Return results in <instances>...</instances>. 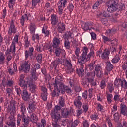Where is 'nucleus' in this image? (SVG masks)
Instances as JSON below:
<instances>
[{"label":"nucleus","mask_w":127,"mask_h":127,"mask_svg":"<svg viewBox=\"0 0 127 127\" xmlns=\"http://www.w3.org/2000/svg\"><path fill=\"white\" fill-rule=\"evenodd\" d=\"M114 120L115 122H118L120 120V116H119V113H115L113 115Z\"/></svg>","instance_id":"51"},{"label":"nucleus","mask_w":127,"mask_h":127,"mask_svg":"<svg viewBox=\"0 0 127 127\" xmlns=\"http://www.w3.org/2000/svg\"><path fill=\"white\" fill-rule=\"evenodd\" d=\"M82 108L84 109L83 112L84 113H87L88 109H89V107L88 106L87 104H84L82 106Z\"/></svg>","instance_id":"62"},{"label":"nucleus","mask_w":127,"mask_h":127,"mask_svg":"<svg viewBox=\"0 0 127 127\" xmlns=\"http://www.w3.org/2000/svg\"><path fill=\"white\" fill-rule=\"evenodd\" d=\"M64 47L66 49L71 48V42L69 40H64Z\"/></svg>","instance_id":"36"},{"label":"nucleus","mask_w":127,"mask_h":127,"mask_svg":"<svg viewBox=\"0 0 127 127\" xmlns=\"http://www.w3.org/2000/svg\"><path fill=\"white\" fill-rule=\"evenodd\" d=\"M17 104V102H16V101H15L14 100L11 99V100L9 102V105H8L7 112L8 113H10L11 115L15 116V114H16V111L15 110L16 109Z\"/></svg>","instance_id":"6"},{"label":"nucleus","mask_w":127,"mask_h":127,"mask_svg":"<svg viewBox=\"0 0 127 127\" xmlns=\"http://www.w3.org/2000/svg\"><path fill=\"white\" fill-rule=\"evenodd\" d=\"M127 113V107H126V105L124 102H122L120 104V114H122L123 116H125L126 113Z\"/></svg>","instance_id":"23"},{"label":"nucleus","mask_w":127,"mask_h":127,"mask_svg":"<svg viewBox=\"0 0 127 127\" xmlns=\"http://www.w3.org/2000/svg\"><path fill=\"white\" fill-rule=\"evenodd\" d=\"M29 29L30 30V33L34 34V33H35V24L31 23L30 25Z\"/></svg>","instance_id":"35"},{"label":"nucleus","mask_w":127,"mask_h":127,"mask_svg":"<svg viewBox=\"0 0 127 127\" xmlns=\"http://www.w3.org/2000/svg\"><path fill=\"white\" fill-rule=\"evenodd\" d=\"M107 89L109 90L110 93H112L114 91V85L112 83H108L107 85Z\"/></svg>","instance_id":"44"},{"label":"nucleus","mask_w":127,"mask_h":127,"mask_svg":"<svg viewBox=\"0 0 127 127\" xmlns=\"http://www.w3.org/2000/svg\"><path fill=\"white\" fill-rule=\"evenodd\" d=\"M120 56H119V55H116L114 58L113 59H112V62L113 63L116 64V63H118V62H119V61H120Z\"/></svg>","instance_id":"40"},{"label":"nucleus","mask_w":127,"mask_h":127,"mask_svg":"<svg viewBox=\"0 0 127 127\" xmlns=\"http://www.w3.org/2000/svg\"><path fill=\"white\" fill-rule=\"evenodd\" d=\"M30 70V65L28 64V61H25L24 63L22 64L20 67H19V71L20 73H22L23 72L25 74H27Z\"/></svg>","instance_id":"7"},{"label":"nucleus","mask_w":127,"mask_h":127,"mask_svg":"<svg viewBox=\"0 0 127 127\" xmlns=\"http://www.w3.org/2000/svg\"><path fill=\"white\" fill-rule=\"evenodd\" d=\"M29 16H30V14H29L28 15H27V14H25L22 16L21 19H20V23L22 24V26L24 25V20L25 18L28 20V17H29Z\"/></svg>","instance_id":"30"},{"label":"nucleus","mask_w":127,"mask_h":127,"mask_svg":"<svg viewBox=\"0 0 127 127\" xmlns=\"http://www.w3.org/2000/svg\"><path fill=\"white\" fill-rule=\"evenodd\" d=\"M102 3H103L102 0H98L93 5V9H96L97 7H99V6L100 4H102Z\"/></svg>","instance_id":"41"},{"label":"nucleus","mask_w":127,"mask_h":127,"mask_svg":"<svg viewBox=\"0 0 127 127\" xmlns=\"http://www.w3.org/2000/svg\"><path fill=\"white\" fill-rule=\"evenodd\" d=\"M42 32L45 34V36H48L49 35V31L44 27L42 29Z\"/></svg>","instance_id":"52"},{"label":"nucleus","mask_w":127,"mask_h":127,"mask_svg":"<svg viewBox=\"0 0 127 127\" xmlns=\"http://www.w3.org/2000/svg\"><path fill=\"white\" fill-rule=\"evenodd\" d=\"M28 108L31 112H34L35 111V106L34 105V103L32 102L29 104Z\"/></svg>","instance_id":"43"},{"label":"nucleus","mask_w":127,"mask_h":127,"mask_svg":"<svg viewBox=\"0 0 127 127\" xmlns=\"http://www.w3.org/2000/svg\"><path fill=\"white\" fill-rule=\"evenodd\" d=\"M110 7L108 9L110 11H116V10H125V5H120L118 4L117 0H111L109 1Z\"/></svg>","instance_id":"4"},{"label":"nucleus","mask_w":127,"mask_h":127,"mask_svg":"<svg viewBox=\"0 0 127 127\" xmlns=\"http://www.w3.org/2000/svg\"><path fill=\"white\" fill-rule=\"evenodd\" d=\"M66 3H67V0H60L57 4L60 13H61V14H62V11H63L62 7H64L65 5H66Z\"/></svg>","instance_id":"10"},{"label":"nucleus","mask_w":127,"mask_h":127,"mask_svg":"<svg viewBox=\"0 0 127 127\" xmlns=\"http://www.w3.org/2000/svg\"><path fill=\"white\" fill-rule=\"evenodd\" d=\"M29 90L31 93H36V85L34 84L33 85H32L31 86H30Z\"/></svg>","instance_id":"46"},{"label":"nucleus","mask_w":127,"mask_h":127,"mask_svg":"<svg viewBox=\"0 0 127 127\" xmlns=\"http://www.w3.org/2000/svg\"><path fill=\"white\" fill-rule=\"evenodd\" d=\"M36 60L39 63H42V54H38L36 57Z\"/></svg>","instance_id":"45"},{"label":"nucleus","mask_w":127,"mask_h":127,"mask_svg":"<svg viewBox=\"0 0 127 127\" xmlns=\"http://www.w3.org/2000/svg\"><path fill=\"white\" fill-rule=\"evenodd\" d=\"M26 109H25V107H23V106H21V111L20 113L18 114L17 115V118H19L20 119H24L26 116H25V113L26 112Z\"/></svg>","instance_id":"22"},{"label":"nucleus","mask_w":127,"mask_h":127,"mask_svg":"<svg viewBox=\"0 0 127 127\" xmlns=\"http://www.w3.org/2000/svg\"><path fill=\"white\" fill-rule=\"evenodd\" d=\"M71 60H65V63L69 66V67H73V65H72V63H71Z\"/></svg>","instance_id":"63"},{"label":"nucleus","mask_w":127,"mask_h":127,"mask_svg":"<svg viewBox=\"0 0 127 127\" xmlns=\"http://www.w3.org/2000/svg\"><path fill=\"white\" fill-rule=\"evenodd\" d=\"M30 96L31 94L28 93L26 89H24L21 94L22 99H23V101L27 102L30 100Z\"/></svg>","instance_id":"8"},{"label":"nucleus","mask_w":127,"mask_h":127,"mask_svg":"<svg viewBox=\"0 0 127 127\" xmlns=\"http://www.w3.org/2000/svg\"><path fill=\"white\" fill-rule=\"evenodd\" d=\"M34 50V49H33V47H30L29 48V50L28 52H29V53L30 56H32V55H33V51Z\"/></svg>","instance_id":"61"},{"label":"nucleus","mask_w":127,"mask_h":127,"mask_svg":"<svg viewBox=\"0 0 127 127\" xmlns=\"http://www.w3.org/2000/svg\"><path fill=\"white\" fill-rule=\"evenodd\" d=\"M66 71L67 74H72L73 72H74V69H73V67H68L66 69Z\"/></svg>","instance_id":"50"},{"label":"nucleus","mask_w":127,"mask_h":127,"mask_svg":"<svg viewBox=\"0 0 127 127\" xmlns=\"http://www.w3.org/2000/svg\"><path fill=\"white\" fill-rule=\"evenodd\" d=\"M8 32L10 35L12 34V33H16V28L14 25V22H13V20L11 21L10 27Z\"/></svg>","instance_id":"17"},{"label":"nucleus","mask_w":127,"mask_h":127,"mask_svg":"<svg viewBox=\"0 0 127 127\" xmlns=\"http://www.w3.org/2000/svg\"><path fill=\"white\" fill-rule=\"evenodd\" d=\"M122 68L124 71H125L126 77L127 78V62L122 64Z\"/></svg>","instance_id":"34"},{"label":"nucleus","mask_w":127,"mask_h":127,"mask_svg":"<svg viewBox=\"0 0 127 127\" xmlns=\"http://www.w3.org/2000/svg\"><path fill=\"white\" fill-rule=\"evenodd\" d=\"M109 55H110V50L109 49H107V48H106L104 50V52L102 53L103 59H107V58L109 57Z\"/></svg>","instance_id":"29"},{"label":"nucleus","mask_w":127,"mask_h":127,"mask_svg":"<svg viewBox=\"0 0 127 127\" xmlns=\"http://www.w3.org/2000/svg\"><path fill=\"white\" fill-rule=\"evenodd\" d=\"M61 113L63 118H68V117H69L72 113V109L64 108L62 110Z\"/></svg>","instance_id":"14"},{"label":"nucleus","mask_w":127,"mask_h":127,"mask_svg":"<svg viewBox=\"0 0 127 127\" xmlns=\"http://www.w3.org/2000/svg\"><path fill=\"white\" fill-rule=\"evenodd\" d=\"M14 82L12 80H8L7 82L6 85L8 86V87H11L13 85Z\"/></svg>","instance_id":"60"},{"label":"nucleus","mask_w":127,"mask_h":127,"mask_svg":"<svg viewBox=\"0 0 127 127\" xmlns=\"http://www.w3.org/2000/svg\"><path fill=\"white\" fill-rule=\"evenodd\" d=\"M105 80H103L101 81L100 87H101V89H104L105 87H106V83H105Z\"/></svg>","instance_id":"56"},{"label":"nucleus","mask_w":127,"mask_h":127,"mask_svg":"<svg viewBox=\"0 0 127 127\" xmlns=\"http://www.w3.org/2000/svg\"><path fill=\"white\" fill-rule=\"evenodd\" d=\"M58 21L56 19V16L54 15H52L51 16V24L52 25H56V23Z\"/></svg>","instance_id":"38"},{"label":"nucleus","mask_w":127,"mask_h":127,"mask_svg":"<svg viewBox=\"0 0 127 127\" xmlns=\"http://www.w3.org/2000/svg\"><path fill=\"white\" fill-rule=\"evenodd\" d=\"M14 116L13 115H11V116L9 117V121L7 123V125L11 127H15V122L14 121Z\"/></svg>","instance_id":"19"},{"label":"nucleus","mask_w":127,"mask_h":127,"mask_svg":"<svg viewBox=\"0 0 127 127\" xmlns=\"http://www.w3.org/2000/svg\"><path fill=\"white\" fill-rule=\"evenodd\" d=\"M5 61V57L4 56V54L3 52H0V64H2L4 63Z\"/></svg>","instance_id":"32"},{"label":"nucleus","mask_w":127,"mask_h":127,"mask_svg":"<svg viewBox=\"0 0 127 127\" xmlns=\"http://www.w3.org/2000/svg\"><path fill=\"white\" fill-rule=\"evenodd\" d=\"M15 91L17 93V95H18V96H20V95H21V94H22V91L20 90V88H16L15 89Z\"/></svg>","instance_id":"58"},{"label":"nucleus","mask_w":127,"mask_h":127,"mask_svg":"<svg viewBox=\"0 0 127 127\" xmlns=\"http://www.w3.org/2000/svg\"><path fill=\"white\" fill-rule=\"evenodd\" d=\"M19 85L23 89H27V84H25V80H24V75L21 74L19 80Z\"/></svg>","instance_id":"13"},{"label":"nucleus","mask_w":127,"mask_h":127,"mask_svg":"<svg viewBox=\"0 0 127 127\" xmlns=\"http://www.w3.org/2000/svg\"><path fill=\"white\" fill-rule=\"evenodd\" d=\"M114 87L119 88V85H120L121 88H124V81L121 79L116 78L114 82Z\"/></svg>","instance_id":"20"},{"label":"nucleus","mask_w":127,"mask_h":127,"mask_svg":"<svg viewBox=\"0 0 127 127\" xmlns=\"http://www.w3.org/2000/svg\"><path fill=\"white\" fill-rule=\"evenodd\" d=\"M22 122H23V125L24 126H27L28 127L29 125V123L30 122V119L29 118V116H27V117H25L22 119Z\"/></svg>","instance_id":"31"},{"label":"nucleus","mask_w":127,"mask_h":127,"mask_svg":"<svg viewBox=\"0 0 127 127\" xmlns=\"http://www.w3.org/2000/svg\"><path fill=\"white\" fill-rule=\"evenodd\" d=\"M42 47H43V45H39V46H37L36 47V50L37 51H38V52H42Z\"/></svg>","instance_id":"57"},{"label":"nucleus","mask_w":127,"mask_h":127,"mask_svg":"<svg viewBox=\"0 0 127 127\" xmlns=\"http://www.w3.org/2000/svg\"><path fill=\"white\" fill-rule=\"evenodd\" d=\"M60 109V106L56 105L55 109L51 113V116L52 119V126H53V127H61L58 122L60 121V114L58 112Z\"/></svg>","instance_id":"3"},{"label":"nucleus","mask_w":127,"mask_h":127,"mask_svg":"<svg viewBox=\"0 0 127 127\" xmlns=\"http://www.w3.org/2000/svg\"><path fill=\"white\" fill-rule=\"evenodd\" d=\"M57 31L59 33H64L65 31V24L63 22H59L57 24Z\"/></svg>","instance_id":"15"},{"label":"nucleus","mask_w":127,"mask_h":127,"mask_svg":"<svg viewBox=\"0 0 127 127\" xmlns=\"http://www.w3.org/2000/svg\"><path fill=\"white\" fill-rule=\"evenodd\" d=\"M26 85L27 86H28V87H31V86H33L34 85V84H33V81L31 79H28L27 81H26Z\"/></svg>","instance_id":"49"},{"label":"nucleus","mask_w":127,"mask_h":127,"mask_svg":"<svg viewBox=\"0 0 127 127\" xmlns=\"http://www.w3.org/2000/svg\"><path fill=\"white\" fill-rule=\"evenodd\" d=\"M31 76L33 80H34V81H36L38 78L37 75H36V69H35V68H33L31 69Z\"/></svg>","instance_id":"28"},{"label":"nucleus","mask_w":127,"mask_h":127,"mask_svg":"<svg viewBox=\"0 0 127 127\" xmlns=\"http://www.w3.org/2000/svg\"><path fill=\"white\" fill-rule=\"evenodd\" d=\"M78 64L80 65V67L76 69V72L79 77H84V63L82 64L78 62Z\"/></svg>","instance_id":"12"},{"label":"nucleus","mask_w":127,"mask_h":127,"mask_svg":"<svg viewBox=\"0 0 127 127\" xmlns=\"http://www.w3.org/2000/svg\"><path fill=\"white\" fill-rule=\"evenodd\" d=\"M54 90L51 93V96L53 98L59 96V93H61L63 95L65 94V92L68 94H71L72 91L71 89L68 86H65L63 84V81L57 78L55 80V82L53 83Z\"/></svg>","instance_id":"1"},{"label":"nucleus","mask_w":127,"mask_h":127,"mask_svg":"<svg viewBox=\"0 0 127 127\" xmlns=\"http://www.w3.org/2000/svg\"><path fill=\"white\" fill-rule=\"evenodd\" d=\"M102 3H103L102 0H98L93 5V9H96L97 7H99V6L100 4H102Z\"/></svg>","instance_id":"42"},{"label":"nucleus","mask_w":127,"mask_h":127,"mask_svg":"<svg viewBox=\"0 0 127 127\" xmlns=\"http://www.w3.org/2000/svg\"><path fill=\"white\" fill-rule=\"evenodd\" d=\"M29 118L30 119V122L32 123H37L38 118H37V116H36L35 113L30 114V117H29Z\"/></svg>","instance_id":"25"},{"label":"nucleus","mask_w":127,"mask_h":127,"mask_svg":"<svg viewBox=\"0 0 127 127\" xmlns=\"http://www.w3.org/2000/svg\"><path fill=\"white\" fill-rule=\"evenodd\" d=\"M58 64L60 65V64H62V61L60 60V58H56L54 61H53L51 63V65L55 67V69H56V67L58 66Z\"/></svg>","instance_id":"24"},{"label":"nucleus","mask_w":127,"mask_h":127,"mask_svg":"<svg viewBox=\"0 0 127 127\" xmlns=\"http://www.w3.org/2000/svg\"><path fill=\"white\" fill-rule=\"evenodd\" d=\"M94 82V79L93 78L85 77L82 79L81 81V84L85 87H89V83Z\"/></svg>","instance_id":"9"},{"label":"nucleus","mask_w":127,"mask_h":127,"mask_svg":"<svg viewBox=\"0 0 127 127\" xmlns=\"http://www.w3.org/2000/svg\"><path fill=\"white\" fill-rule=\"evenodd\" d=\"M41 97L42 100L45 102L47 100V93L45 92V93H41Z\"/></svg>","instance_id":"53"},{"label":"nucleus","mask_w":127,"mask_h":127,"mask_svg":"<svg viewBox=\"0 0 127 127\" xmlns=\"http://www.w3.org/2000/svg\"><path fill=\"white\" fill-rule=\"evenodd\" d=\"M102 38L103 40H104V42H109L113 41L112 39H109L107 37H106L105 36H103Z\"/></svg>","instance_id":"59"},{"label":"nucleus","mask_w":127,"mask_h":127,"mask_svg":"<svg viewBox=\"0 0 127 127\" xmlns=\"http://www.w3.org/2000/svg\"><path fill=\"white\" fill-rule=\"evenodd\" d=\"M82 100V97L80 96H78L76 97L74 103L76 108H82V102L81 100Z\"/></svg>","instance_id":"18"},{"label":"nucleus","mask_w":127,"mask_h":127,"mask_svg":"<svg viewBox=\"0 0 127 127\" xmlns=\"http://www.w3.org/2000/svg\"><path fill=\"white\" fill-rule=\"evenodd\" d=\"M59 104L61 107H64L65 106V100L63 96L60 97Z\"/></svg>","instance_id":"37"},{"label":"nucleus","mask_w":127,"mask_h":127,"mask_svg":"<svg viewBox=\"0 0 127 127\" xmlns=\"http://www.w3.org/2000/svg\"><path fill=\"white\" fill-rule=\"evenodd\" d=\"M91 25H92V23L90 22H87L83 23L82 25V28L85 31H87V30H90V28L89 27L91 26Z\"/></svg>","instance_id":"27"},{"label":"nucleus","mask_w":127,"mask_h":127,"mask_svg":"<svg viewBox=\"0 0 127 127\" xmlns=\"http://www.w3.org/2000/svg\"><path fill=\"white\" fill-rule=\"evenodd\" d=\"M55 48H56L55 50V54L56 55V56L59 57V56H60V54L63 51V50L59 47Z\"/></svg>","instance_id":"33"},{"label":"nucleus","mask_w":127,"mask_h":127,"mask_svg":"<svg viewBox=\"0 0 127 127\" xmlns=\"http://www.w3.org/2000/svg\"><path fill=\"white\" fill-rule=\"evenodd\" d=\"M113 68L114 65L112 64L111 62H107L105 66L106 70H107L108 72H111V71H113Z\"/></svg>","instance_id":"26"},{"label":"nucleus","mask_w":127,"mask_h":127,"mask_svg":"<svg viewBox=\"0 0 127 127\" xmlns=\"http://www.w3.org/2000/svg\"><path fill=\"white\" fill-rule=\"evenodd\" d=\"M110 6L111 5L110 4V1H109L107 3V6H108L107 11H104L103 13V16H104V17H111V15H112V12H114V11H110V10H109L110 7H111Z\"/></svg>","instance_id":"16"},{"label":"nucleus","mask_w":127,"mask_h":127,"mask_svg":"<svg viewBox=\"0 0 127 127\" xmlns=\"http://www.w3.org/2000/svg\"><path fill=\"white\" fill-rule=\"evenodd\" d=\"M40 0H32V6H36L37 3H39Z\"/></svg>","instance_id":"55"},{"label":"nucleus","mask_w":127,"mask_h":127,"mask_svg":"<svg viewBox=\"0 0 127 127\" xmlns=\"http://www.w3.org/2000/svg\"><path fill=\"white\" fill-rule=\"evenodd\" d=\"M89 46H91V48H90L91 50L90 53L88 54L87 55V54L88 53V50L89 49H88V47H83V49L82 50L83 53L81 55L80 58H79L78 60V63H81V64H83V63H85V60H86L87 62L89 61L92 56V57H95L94 51L92 50L94 49V45H93V44H90Z\"/></svg>","instance_id":"2"},{"label":"nucleus","mask_w":127,"mask_h":127,"mask_svg":"<svg viewBox=\"0 0 127 127\" xmlns=\"http://www.w3.org/2000/svg\"><path fill=\"white\" fill-rule=\"evenodd\" d=\"M95 76H96V72H95V71L91 73L88 72L86 74V77H87V78H90V77H91V78H94Z\"/></svg>","instance_id":"48"},{"label":"nucleus","mask_w":127,"mask_h":127,"mask_svg":"<svg viewBox=\"0 0 127 127\" xmlns=\"http://www.w3.org/2000/svg\"><path fill=\"white\" fill-rule=\"evenodd\" d=\"M102 66L98 64L95 66V71L97 77H99V78H101V77L103 76V71H102Z\"/></svg>","instance_id":"11"},{"label":"nucleus","mask_w":127,"mask_h":127,"mask_svg":"<svg viewBox=\"0 0 127 127\" xmlns=\"http://www.w3.org/2000/svg\"><path fill=\"white\" fill-rule=\"evenodd\" d=\"M96 63V62L94 61L91 63H90L89 65H88V68L90 70V71H92V70H94V68H95V64Z\"/></svg>","instance_id":"47"},{"label":"nucleus","mask_w":127,"mask_h":127,"mask_svg":"<svg viewBox=\"0 0 127 127\" xmlns=\"http://www.w3.org/2000/svg\"><path fill=\"white\" fill-rule=\"evenodd\" d=\"M60 44V39L57 37H54L53 40V44H52V47L53 48H57L59 47Z\"/></svg>","instance_id":"21"},{"label":"nucleus","mask_w":127,"mask_h":127,"mask_svg":"<svg viewBox=\"0 0 127 127\" xmlns=\"http://www.w3.org/2000/svg\"><path fill=\"white\" fill-rule=\"evenodd\" d=\"M72 36V32L71 31L67 32L64 35V40H69V38Z\"/></svg>","instance_id":"39"},{"label":"nucleus","mask_w":127,"mask_h":127,"mask_svg":"<svg viewBox=\"0 0 127 127\" xmlns=\"http://www.w3.org/2000/svg\"><path fill=\"white\" fill-rule=\"evenodd\" d=\"M83 127H89V123H88L87 120H85V121H83Z\"/></svg>","instance_id":"64"},{"label":"nucleus","mask_w":127,"mask_h":127,"mask_svg":"<svg viewBox=\"0 0 127 127\" xmlns=\"http://www.w3.org/2000/svg\"><path fill=\"white\" fill-rule=\"evenodd\" d=\"M7 57V65L8 62L12 59V55L14 56L15 55V43L13 42V45H11L10 49H7L5 52Z\"/></svg>","instance_id":"5"},{"label":"nucleus","mask_w":127,"mask_h":127,"mask_svg":"<svg viewBox=\"0 0 127 127\" xmlns=\"http://www.w3.org/2000/svg\"><path fill=\"white\" fill-rule=\"evenodd\" d=\"M67 9H69L70 12H73V10H74V5L73 4H69L67 6Z\"/></svg>","instance_id":"54"}]
</instances>
